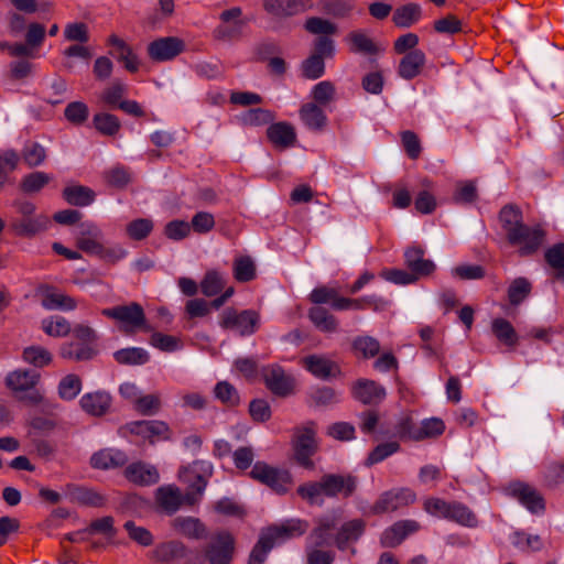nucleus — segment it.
Returning a JSON list of instances; mask_svg holds the SVG:
<instances>
[{
    "mask_svg": "<svg viewBox=\"0 0 564 564\" xmlns=\"http://www.w3.org/2000/svg\"><path fill=\"white\" fill-rule=\"evenodd\" d=\"M212 475L213 466L206 460H196L189 466L182 467L178 479L186 484L191 491L183 495L175 485H164L156 489L155 501L167 514L175 513L183 505L193 506L202 499Z\"/></svg>",
    "mask_w": 564,
    "mask_h": 564,
    "instance_id": "f257e3e1",
    "label": "nucleus"
},
{
    "mask_svg": "<svg viewBox=\"0 0 564 564\" xmlns=\"http://www.w3.org/2000/svg\"><path fill=\"white\" fill-rule=\"evenodd\" d=\"M307 528L306 522L299 519H291L280 525L263 531L250 553L249 564H262L268 553L275 544L301 536L306 532Z\"/></svg>",
    "mask_w": 564,
    "mask_h": 564,
    "instance_id": "f03ea898",
    "label": "nucleus"
},
{
    "mask_svg": "<svg viewBox=\"0 0 564 564\" xmlns=\"http://www.w3.org/2000/svg\"><path fill=\"white\" fill-rule=\"evenodd\" d=\"M73 334L77 341L63 344L59 350L61 357L75 361L91 359L97 354L96 332L91 327L80 324L75 326Z\"/></svg>",
    "mask_w": 564,
    "mask_h": 564,
    "instance_id": "7ed1b4c3",
    "label": "nucleus"
},
{
    "mask_svg": "<svg viewBox=\"0 0 564 564\" xmlns=\"http://www.w3.org/2000/svg\"><path fill=\"white\" fill-rule=\"evenodd\" d=\"M249 476L278 494L288 492L293 485V477L288 469L271 466L262 460L253 464Z\"/></svg>",
    "mask_w": 564,
    "mask_h": 564,
    "instance_id": "20e7f679",
    "label": "nucleus"
},
{
    "mask_svg": "<svg viewBox=\"0 0 564 564\" xmlns=\"http://www.w3.org/2000/svg\"><path fill=\"white\" fill-rule=\"evenodd\" d=\"M260 316L256 311L245 310L238 312L226 308L220 315L219 325L224 329H230L240 336H250L258 329Z\"/></svg>",
    "mask_w": 564,
    "mask_h": 564,
    "instance_id": "39448f33",
    "label": "nucleus"
},
{
    "mask_svg": "<svg viewBox=\"0 0 564 564\" xmlns=\"http://www.w3.org/2000/svg\"><path fill=\"white\" fill-rule=\"evenodd\" d=\"M101 314L121 323L124 332H134L138 328H145L144 311L142 306L135 302L129 305L104 308Z\"/></svg>",
    "mask_w": 564,
    "mask_h": 564,
    "instance_id": "423d86ee",
    "label": "nucleus"
},
{
    "mask_svg": "<svg viewBox=\"0 0 564 564\" xmlns=\"http://www.w3.org/2000/svg\"><path fill=\"white\" fill-rule=\"evenodd\" d=\"M221 23L214 30V36L220 41H232L242 35L248 21L242 19L239 7L225 10L219 17Z\"/></svg>",
    "mask_w": 564,
    "mask_h": 564,
    "instance_id": "0eeeda50",
    "label": "nucleus"
},
{
    "mask_svg": "<svg viewBox=\"0 0 564 564\" xmlns=\"http://www.w3.org/2000/svg\"><path fill=\"white\" fill-rule=\"evenodd\" d=\"M315 435L316 432L312 424L297 430L295 434L293 442L294 456L296 462L304 468L312 469L314 467L311 457L317 449Z\"/></svg>",
    "mask_w": 564,
    "mask_h": 564,
    "instance_id": "6e6552de",
    "label": "nucleus"
},
{
    "mask_svg": "<svg viewBox=\"0 0 564 564\" xmlns=\"http://www.w3.org/2000/svg\"><path fill=\"white\" fill-rule=\"evenodd\" d=\"M416 494L410 488H393L383 492L372 507L375 513L392 512L412 505Z\"/></svg>",
    "mask_w": 564,
    "mask_h": 564,
    "instance_id": "1a4fd4ad",
    "label": "nucleus"
},
{
    "mask_svg": "<svg viewBox=\"0 0 564 564\" xmlns=\"http://www.w3.org/2000/svg\"><path fill=\"white\" fill-rule=\"evenodd\" d=\"M507 491L531 513L540 514L544 512V499L542 495L531 485L516 481L508 486Z\"/></svg>",
    "mask_w": 564,
    "mask_h": 564,
    "instance_id": "9d476101",
    "label": "nucleus"
},
{
    "mask_svg": "<svg viewBox=\"0 0 564 564\" xmlns=\"http://www.w3.org/2000/svg\"><path fill=\"white\" fill-rule=\"evenodd\" d=\"M235 552V539L228 532L214 536L205 551L209 564H230Z\"/></svg>",
    "mask_w": 564,
    "mask_h": 564,
    "instance_id": "9b49d317",
    "label": "nucleus"
},
{
    "mask_svg": "<svg viewBox=\"0 0 564 564\" xmlns=\"http://www.w3.org/2000/svg\"><path fill=\"white\" fill-rule=\"evenodd\" d=\"M544 231L540 226L529 227L522 225L516 231H511L508 236V240L512 245L520 246V253L522 256L531 254L535 252L544 240Z\"/></svg>",
    "mask_w": 564,
    "mask_h": 564,
    "instance_id": "f8f14e48",
    "label": "nucleus"
},
{
    "mask_svg": "<svg viewBox=\"0 0 564 564\" xmlns=\"http://www.w3.org/2000/svg\"><path fill=\"white\" fill-rule=\"evenodd\" d=\"M185 48L184 42L174 36L161 37L151 42L148 46L149 56L156 62L173 59Z\"/></svg>",
    "mask_w": 564,
    "mask_h": 564,
    "instance_id": "ddd939ff",
    "label": "nucleus"
},
{
    "mask_svg": "<svg viewBox=\"0 0 564 564\" xmlns=\"http://www.w3.org/2000/svg\"><path fill=\"white\" fill-rule=\"evenodd\" d=\"M102 239L101 229L93 221H84L76 229V245L83 252L94 256Z\"/></svg>",
    "mask_w": 564,
    "mask_h": 564,
    "instance_id": "4468645a",
    "label": "nucleus"
},
{
    "mask_svg": "<svg viewBox=\"0 0 564 564\" xmlns=\"http://www.w3.org/2000/svg\"><path fill=\"white\" fill-rule=\"evenodd\" d=\"M263 379L268 389L276 395H288L294 387L293 379L278 365L263 368Z\"/></svg>",
    "mask_w": 564,
    "mask_h": 564,
    "instance_id": "2eb2a0df",
    "label": "nucleus"
},
{
    "mask_svg": "<svg viewBox=\"0 0 564 564\" xmlns=\"http://www.w3.org/2000/svg\"><path fill=\"white\" fill-rule=\"evenodd\" d=\"M404 260L416 280L431 274L435 270L434 262L424 258V250L420 247H409L404 252Z\"/></svg>",
    "mask_w": 564,
    "mask_h": 564,
    "instance_id": "dca6fc26",
    "label": "nucleus"
},
{
    "mask_svg": "<svg viewBox=\"0 0 564 564\" xmlns=\"http://www.w3.org/2000/svg\"><path fill=\"white\" fill-rule=\"evenodd\" d=\"M386 389L373 380L360 379L352 387V395L364 404H372L386 398Z\"/></svg>",
    "mask_w": 564,
    "mask_h": 564,
    "instance_id": "f3484780",
    "label": "nucleus"
},
{
    "mask_svg": "<svg viewBox=\"0 0 564 564\" xmlns=\"http://www.w3.org/2000/svg\"><path fill=\"white\" fill-rule=\"evenodd\" d=\"M420 525L414 520H403L394 523L381 535V544L386 547L399 545L410 533L416 532Z\"/></svg>",
    "mask_w": 564,
    "mask_h": 564,
    "instance_id": "a211bd4d",
    "label": "nucleus"
},
{
    "mask_svg": "<svg viewBox=\"0 0 564 564\" xmlns=\"http://www.w3.org/2000/svg\"><path fill=\"white\" fill-rule=\"evenodd\" d=\"M426 63V55L421 50L408 52L401 59L398 66V75L405 79L411 80L417 77Z\"/></svg>",
    "mask_w": 564,
    "mask_h": 564,
    "instance_id": "6ab92c4d",
    "label": "nucleus"
},
{
    "mask_svg": "<svg viewBox=\"0 0 564 564\" xmlns=\"http://www.w3.org/2000/svg\"><path fill=\"white\" fill-rule=\"evenodd\" d=\"M187 549L180 541H167L158 544L151 552V558L161 564H172L186 556Z\"/></svg>",
    "mask_w": 564,
    "mask_h": 564,
    "instance_id": "aec40b11",
    "label": "nucleus"
},
{
    "mask_svg": "<svg viewBox=\"0 0 564 564\" xmlns=\"http://www.w3.org/2000/svg\"><path fill=\"white\" fill-rule=\"evenodd\" d=\"M128 430L143 438L154 442L155 438H167L169 426L163 421H135L127 425Z\"/></svg>",
    "mask_w": 564,
    "mask_h": 564,
    "instance_id": "412c9836",
    "label": "nucleus"
},
{
    "mask_svg": "<svg viewBox=\"0 0 564 564\" xmlns=\"http://www.w3.org/2000/svg\"><path fill=\"white\" fill-rule=\"evenodd\" d=\"M40 378V373L34 370L17 369L7 375L6 384L13 392H24L33 389Z\"/></svg>",
    "mask_w": 564,
    "mask_h": 564,
    "instance_id": "4be33fe9",
    "label": "nucleus"
},
{
    "mask_svg": "<svg viewBox=\"0 0 564 564\" xmlns=\"http://www.w3.org/2000/svg\"><path fill=\"white\" fill-rule=\"evenodd\" d=\"M124 475L128 480L142 486L154 485L160 479L156 467L142 462L129 465L124 470Z\"/></svg>",
    "mask_w": 564,
    "mask_h": 564,
    "instance_id": "5701e85b",
    "label": "nucleus"
},
{
    "mask_svg": "<svg viewBox=\"0 0 564 564\" xmlns=\"http://www.w3.org/2000/svg\"><path fill=\"white\" fill-rule=\"evenodd\" d=\"M267 135L274 147L281 149L290 148L296 141V133L293 126L285 121L269 126Z\"/></svg>",
    "mask_w": 564,
    "mask_h": 564,
    "instance_id": "b1692460",
    "label": "nucleus"
},
{
    "mask_svg": "<svg viewBox=\"0 0 564 564\" xmlns=\"http://www.w3.org/2000/svg\"><path fill=\"white\" fill-rule=\"evenodd\" d=\"M324 495L334 497L339 494L349 496L356 488L355 478L348 476L327 475L322 478Z\"/></svg>",
    "mask_w": 564,
    "mask_h": 564,
    "instance_id": "393cba45",
    "label": "nucleus"
},
{
    "mask_svg": "<svg viewBox=\"0 0 564 564\" xmlns=\"http://www.w3.org/2000/svg\"><path fill=\"white\" fill-rule=\"evenodd\" d=\"M303 364L307 371L319 379H327L339 371L338 366L325 356H308L304 358Z\"/></svg>",
    "mask_w": 564,
    "mask_h": 564,
    "instance_id": "a878e982",
    "label": "nucleus"
},
{
    "mask_svg": "<svg viewBox=\"0 0 564 564\" xmlns=\"http://www.w3.org/2000/svg\"><path fill=\"white\" fill-rule=\"evenodd\" d=\"M300 118L305 127L313 131H322L327 124L325 112L314 102H308L301 107Z\"/></svg>",
    "mask_w": 564,
    "mask_h": 564,
    "instance_id": "bb28decb",
    "label": "nucleus"
},
{
    "mask_svg": "<svg viewBox=\"0 0 564 564\" xmlns=\"http://www.w3.org/2000/svg\"><path fill=\"white\" fill-rule=\"evenodd\" d=\"M263 7L269 14L284 18L302 12L305 4L301 0H264Z\"/></svg>",
    "mask_w": 564,
    "mask_h": 564,
    "instance_id": "cd10ccee",
    "label": "nucleus"
},
{
    "mask_svg": "<svg viewBox=\"0 0 564 564\" xmlns=\"http://www.w3.org/2000/svg\"><path fill=\"white\" fill-rule=\"evenodd\" d=\"M339 523L336 513L326 514L317 520V525L311 534L316 545L328 544L333 539V531Z\"/></svg>",
    "mask_w": 564,
    "mask_h": 564,
    "instance_id": "c85d7f7f",
    "label": "nucleus"
},
{
    "mask_svg": "<svg viewBox=\"0 0 564 564\" xmlns=\"http://www.w3.org/2000/svg\"><path fill=\"white\" fill-rule=\"evenodd\" d=\"M365 522L354 519L345 522L335 536V543L339 550H345L347 544L356 542L364 533Z\"/></svg>",
    "mask_w": 564,
    "mask_h": 564,
    "instance_id": "c756f323",
    "label": "nucleus"
},
{
    "mask_svg": "<svg viewBox=\"0 0 564 564\" xmlns=\"http://www.w3.org/2000/svg\"><path fill=\"white\" fill-rule=\"evenodd\" d=\"M111 398L105 392L86 393L80 398L82 409L91 415H102L109 409Z\"/></svg>",
    "mask_w": 564,
    "mask_h": 564,
    "instance_id": "7c9ffc66",
    "label": "nucleus"
},
{
    "mask_svg": "<svg viewBox=\"0 0 564 564\" xmlns=\"http://www.w3.org/2000/svg\"><path fill=\"white\" fill-rule=\"evenodd\" d=\"M127 462V456L123 452L118 449H101L95 453L90 463L94 468L108 469L122 466Z\"/></svg>",
    "mask_w": 564,
    "mask_h": 564,
    "instance_id": "2f4dec72",
    "label": "nucleus"
},
{
    "mask_svg": "<svg viewBox=\"0 0 564 564\" xmlns=\"http://www.w3.org/2000/svg\"><path fill=\"white\" fill-rule=\"evenodd\" d=\"M42 306L48 311H73L77 307V302L72 296L54 290H46L43 294Z\"/></svg>",
    "mask_w": 564,
    "mask_h": 564,
    "instance_id": "473e14b6",
    "label": "nucleus"
},
{
    "mask_svg": "<svg viewBox=\"0 0 564 564\" xmlns=\"http://www.w3.org/2000/svg\"><path fill=\"white\" fill-rule=\"evenodd\" d=\"M345 41L352 53L373 55L378 52V46L365 31L350 32Z\"/></svg>",
    "mask_w": 564,
    "mask_h": 564,
    "instance_id": "72a5a7b5",
    "label": "nucleus"
},
{
    "mask_svg": "<svg viewBox=\"0 0 564 564\" xmlns=\"http://www.w3.org/2000/svg\"><path fill=\"white\" fill-rule=\"evenodd\" d=\"M447 519L459 525L475 528L478 525V519L476 514L464 503L453 501L449 506V512Z\"/></svg>",
    "mask_w": 564,
    "mask_h": 564,
    "instance_id": "f704fd0d",
    "label": "nucleus"
},
{
    "mask_svg": "<svg viewBox=\"0 0 564 564\" xmlns=\"http://www.w3.org/2000/svg\"><path fill=\"white\" fill-rule=\"evenodd\" d=\"M172 525L181 534L192 539H200L206 532L204 524L192 517H177L173 520Z\"/></svg>",
    "mask_w": 564,
    "mask_h": 564,
    "instance_id": "c9c22d12",
    "label": "nucleus"
},
{
    "mask_svg": "<svg viewBox=\"0 0 564 564\" xmlns=\"http://www.w3.org/2000/svg\"><path fill=\"white\" fill-rule=\"evenodd\" d=\"M50 219L46 216L40 215L34 218H23L22 220L14 221L12 227L18 235L32 236L47 228Z\"/></svg>",
    "mask_w": 564,
    "mask_h": 564,
    "instance_id": "e433bc0d",
    "label": "nucleus"
},
{
    "mask_svg": "<svg viewBox=\"0 0 564 564\" xmlns=\"http://www.w3.org/2000/svg\"><path fill=\"white\" fill-rule=\"evenodd\" d=\"M117 362L121 365H144L149 361V352L141 347H129L113 354Z\"/></svg>",
    "mask_w": 564,
    "mask_h": 564,
    "instance_id": "4c0bfd02",
    "label": "nucleus"
},
{
    "mask_svg": "<svg viewBox=\"0 0 564 564\" xmlns=\"http://www.w3.org/2000/svg\"><path fill=\"white\" fill-rule=\"evenodd\" d=\"M312 323L322 332L332 333L337 328L336 318L324 307L314 306L308 312Z\"/></svg>",
    "mask_w": 564,
    "mask_h": 564,
    "instance_id": "58836bf2",
    "label": "nucleus"
},
{
    "mask_svg": "<svg viewBox=\"0 0 564 564\" xmlns=\"http://www.w3.org/2000/svg\"><path fill=\"white\" fill-rule=\"evenodd\" d=\"M24 362L37 368H43L52 362V354L44 347L32 345L25 347L22 352Z\"/></svg>",
    "mask_w": 564,
    "mask_h": 564,
    "instance_id": "ea45409f",
    "label": "nucleus"
},
{
    "mask_svg": "<svg viewBox=\"0 0 564 564\" xmlns=\"http://www.w3.org/2000/svg\"><path fill=\"white\" fill-rule=\"evenodd\" d=\"M93 124L99 133L108 137L116 135L121 128L119 119L107 112L96 113L93 118Z\"/></svg>",
    "mask_w": 564,
    "mask_h": 564,
    "instance_id": "a19ab883",
    "label": "nucleus"
},
{
    "mask_svg": "<svg viewBox=\"0 0 564 564\" xmlns=\"http://www.w3.org/2000/svg\"><path fill=\"white\" fill-rule=\"evenodd\" d=\"M63 195L67 203L75 206H88L95 199L94 191L80 185L66 187Z\"/></svg>",
    "mask_w": 564,
    "mask_h": 564,
    "instance_id": "79ce46f5",
    "label": "nucleus"
},
{
    "mask_svg": "<svg viewBox=\"0 0 564 564\" xmlns=\"http://www.w3.org/2000/svg\"><path fill=\"white\" fill-rule=\"evenodd\" d=\"M273 112L263 108H252L239 116V121L247 127L264 126L273 121Z\"/></svg>",
    "mask_w": 564,
    "mask_h": 564,
    "instance_id": "37998d69",
    "label": "nucleus"
},
{
    "mask_svg": "<svg viewBox=\"0 0 564 564\" xmlns=\"http://www.w3.org/2000/svg\"><path fill=\"white\" fill-rule=\"evenodd\" d=\"M421 9L417 4H406L398 8L393 13V22L399 28H410L419 21Z\"/></svg>",
    "mask_w": 564,
    "mask_h": 564,
    "instance_id": "c03bdc74",
    "label": "nucleus"
},
{
    "mask_svg": "<svg viewBox=\"0 0 564 564\" xmlns=\"http://www.w3.org/2000/svg\"><path fill=\"white\" fill-rule=\"evenodd\" d=\"M43 332L51 337H65L70 330L69 322L63 316H52L42 321Z\"/></svg>",
    "mask_w": 564,
    "mask_h": 564,
    "instance_id": "a18cd8bd",
    "label": "nucleus"
},
{
    "mask_svg": "<svg viewBox=\"0 0 564 564\" xmlns=\"http://www.w3.org/2000/svg\"><path fill=\"white\" fill-rule=\"evenodd\" d=\"M225 288V276L217 270H209L200 282V291L206 296H214Z\"/></svg>",
    "mask_w": 564,
    "mask_h": 564,
    "instance_id": "49530a36",
    "label": "nucleus"
},
{
    "mask_svg": "<svg viewBox=\"0 0 564 564\" xmlns=\"http://www.w3.org/2000/svg\"><path fill=\"white\" fill-rule=\"evenodd\" d=\"M57 390L61 399L70 401L80 393L82 380L77 375L69 373L62 378Z\"/></svg>",
    "mask_w": 564,
    "mask_h": 564,
    "instance_id": "de8ad7c7",
    "label": "nucleus"
},
{
    "mask_svg": "<svg viewBox=\"0 0 564 564\" xmlns=\"http://www.w3.org/2000/svg\"><path fill=\"white\" fill-rule=\"evenodd\" d=\"M545 260L555 271V278L564 281V242L549 248L545 251Z\"/></svg>",
    "mask_w": 564,
    "mask_h": 564,
    "instance_id": "09e8293b",
    "label": "nucleus"
},
{
    "mask_svg": "<svg viewBox=\"0 0 564 564\" xmlns=\"http://www.w3.org/2000/svg\"><path fill=\"white\" fill-rule=\"evenodd\" d=\"M445 424L438 417H430L423 420L417 426L416 441L436 437L444 433Z\"/></svg>",
    "mask_w": 564,
    "mask_h": 564,
    "instance_id": "8fccbe9b",
    "label": "nucleus"
},
{
    "mask_svg": "<svg viewBox=\"0 0 564 564\" xmlns=\"http://www.w3.org/2000/svg\"><path fill=\"white\" fill-rule=\"evenodd\" d=\"M127 254L128 251L121 245H104L101 242L94 257H97L106 263L115 264L124 259Z\"/></svg>",
    "mask_w": 564,
    "mask_h": 564,
    "instance_id": "3c124183",
    "label": "nucleus"
},
{
    "mask_svg": "<svg viewBox=\"0 0 564 564\" xmlns=\"http://www.w3.org/2000/svg\"><path fill=\"white\" fill-rule=\"evenodd\" d=\"M500 221L507 232V237L511 231H516L522 224V214L519 208L509 205L505 206L500 212Z\"/></svg>",
    "mask_w": 564,
    "mask_h": 564,
    "instance_id": "603ef678",
    "label": "nucleus"
},
{
    "mask_svg": "<svg viewBox=\"0 0 564 564\" xmlns=\"http://www.w3.org/2000/svg\"><path fill=\"white\" fill-rule=\"evenodd\" d=\"M153 221L150 218H138L127 225V235L132 240H143L153 230Z\"/></svg>",
    "mask_w": 564,
    "mask_h": 564,
    "instance_id": "864d4df0",
    "label": "nucleus"
},
{
    "mask_svg": "<svg viewBox=\"0 0 564 564\" xmlns=\"http://www.w3.org/2000/svg\"><path fill=\"white\" fill-rule=\"evenodd\" d=\"M492 332L495 336L505 345L514 346L517 343V335L512 325L503 319L496 318L492 322Z\"/></svg>",
    "mask_w": 564,
    "mask_h": 564,
    "instance_id": "5fc2aeb1",
    "label": "nucleus"
},
{
    "mask_svg": "<svg viewBox=\"0 0 564 564\" xmlns=\"http://www.w3.org/2000/svg\"><path fill=\"white\" fill-rule=\"evenodd\" d=\"M64 116L70 123L80 126L88 119L89 108L83 101H73L66 106Z\"/></svg>",
    "mask_w": 564,
    "mask_h": 564,
    "instance_id": "6e6d98bb",
    "label": "nucleus"
},
{
    "mask_svg": "<svg viewBox=\"0 0 564 564\" xmlns=\"http://www.w3.org/2000/svg\"><path fill=\"white\" fill-rule=\"evenodd\" d=\"M352 348L357 354L364 358L369 359L375 357L380 350L379 341L371 336H359L355 338Z\"/></svg>",
    "mask_w": 564,
    "mask_h": 564,
    "instance_id": "4d7b16f0",
    "label": "nucleus"
},
{
    "mask_svg": "<svg viewBox=\"0 0 564 564\" xmlns=\"http://www.w3.org/2000/svg\"><path fill=\"white\" fill-rule=\"evenodd\" d=\"M256 275L253 261L249 257H240L234 262V276L239 282H248Z\"/></svg>",
    "mask_w": 564,
    "mask_h": 564,
    "instance_id": "13d9d810",
    "label": "nucleus"
},
{
    "mask_svg": "<svg viewBox=\"0 0 564 564\" xmlns=\"http://www.w3.org/2000/svg\"><path fill=\"white\" fill-rule=\"evenodd\" d=\"M531 292V284L525 278L512 281L508 290V297L512 305L520 304Z\"/></svg>",
    "mask_w": 564,
    "mask_h": 564,
    "instance_id": "bf43d9fd",
    "label": "nucleus"
},
{
    "mask_svg": "<svg viewBox=\"0 0 564 564\" xmlns=\"http://www.w3.org/2000/svg\"><path fill=\"white\" fill-rule=\"evenodd\" d=\"M417 426L409 414H404L394 425V435L401 440L416 441Z\"/></svg>",
    "mask_w": 564,
    "mask_h": 564,
    "instance_id": "052dcab7",
    "label": "nucleus"
},
{
    "mask_svg": "<svg viewBox=\"0 0 564 564\" xmlns=\"http://www.w3.org/2000/svg\"><path fill=\"white\" fill-rule=\"evenodd\" d=\"M400 449V445L397 442H387L379 444L367 457V465L378 464L389 456L393 455Z\"/></svg>",
    "mask_w": 564,
    "mask_h": 564,
    "instance_id": "680f3d73",
    "label": "nucleus"
},
{
    "mask_svg": "<svg viewBox=\"0 0 564 564\" xmlns=\"http://www.w3.org/2000/svg\"><path fill=\"white\" fill-rule=\"evenodd\" d=\"M215 397L223 403L235 406L239 403V395L234 386L227 381H220L216 384Z\"/></svg>",
    "mask_w": 564,
    "mask_h": 564,
    "instance_id": "e2e57ef3",
    "label": "nucleus"
},
{
    "mask_svg": "<svg viewBox=\"0 0 564 564\" xmlns=\"http://www.w3.org/2000/svg\"><path fill=\"white\" fill-rule=\"evenodd\" d=\"M150 344L153 347L166 352L175 351L181 347V341L178 338L159 332L152 334Z\"/></svg>",
    "mask_w": 564,
    "mask_h": 564,
    "instance_id": "0e129e2a",
    "label": "nucleus"
},
{
    "mask_svg": "<svg viewBox=\"0 0 564 564\" xmlns=\"http://www.w3.org/2000/svg\"><path fill=\"white\" fill-rule=\"evenodd\" d=\"M316 105H327L335 97V87L328 80H323L316 84L311 93Z\"/></svg>",
    "mask_w": 564,
    "mask_h": 564,
    "instance_id": "69168bd1",
    "label": "nucleus"
},
{
    "mask_svg": "<svg viewBox=\"0 0 564 564\" xmlns=\"http://www.w3.org/2000/svg\"><path fill=\"white\" fill-rule=\"evenodd\" d=\"M254 451L251 446H240L232 452V463L237 469L247 470L254 460Z\"/></svg>",
    "mask_w": 564,
    "mask_h": 564,
    "instance_id": "338daca9",
    "label": "nucleus"
},
{
    "mask_svg": "<svg viewBox=\"0 0 564 564\" xmlns=\"http://www.w3.org/2000/svg\"><path fill=\"white\" fill-rule=\"evenodd\" d=\"M135 411L143 415H153L161 409V400L158 394H147L138 399L134 405Z\"/></svg>",
    "mask_w": 564,
    "mask_h": 564,
    "instance_id": "774afa93",
    "label": "nucleus"
}]
</instances>
